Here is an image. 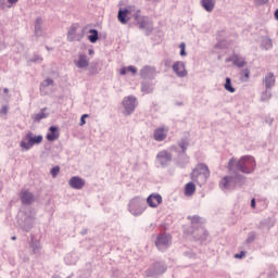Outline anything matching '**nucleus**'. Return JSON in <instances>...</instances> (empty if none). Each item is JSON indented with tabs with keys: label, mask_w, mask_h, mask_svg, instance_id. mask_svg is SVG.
<instances>
[{
	"label": "nucleus",
	"mask_w": 278,
	"mask_h": 278,
	"mask_svg": "<svg viewBox=\"0 0 278 278\" xmlns=\"http://www.w3.org/2000/svg\"><path fill=\"white\" fill-rule=\"evenodd\" d=\"M177 146L180 150H178ZM177 146L170 148L172 151L176 153V157L174 159L175 165L178 166V168H186V166L190 164V156H188L187 153L190 142H188L186 138H182L177 142Z\"/></svg>",
	"instance_id": "obj_1"
},
{
	"label": "nucleus",
	"mask_w": 278,
	"mask_h": 278,
	"mask_svg": "<svg viewBox=\"0 0 278 278\" xmlns=\"http://www.w3.org/2000/svg\"><path fill=\"white\" fill-rule=\"evenodd\" d=\"M247 184V177L239 172H233L232 176H225L219 181V188L222 190H236L242 188Z\"/></svg>",
	"instance_id": "obj_2"
},
{
	"label": "nucleus",
	"mask_w": 278,
	"mask_h": 278,
	"mask_svg": "<svg viewBox=\"0 0 278 278\" xmlns=\"http://www.w3.org/2000/svg\"><path fill=\"white\" fill-rule=\"evenodd\" d=\"M256 166L255 157L251 155L241 156L236 163V169L239 170V173H243V175H253Z\"/></svg>",
	"instance_id": "obj_3"
},
{
	"label": "nucleus",
	"mask_w": 278,
	"mask_h": 278,
	"mask_svg": "<svg viewBox=\"0 0 278 278\" xmlns=\"http://www.w3.org/2000/svg\"><path fill=\"white\" fill-rule=\"evenodd\" d=\"M134 25L141 31H144L146 36L153 34V22L149 21V16H140V10H137L134 14Z\"/></svg>",
	"instance_id": "obj_4"
},
{
	"label": "nucleus",
	"mask_w": 278,
	"mask_h": 278,
	"mask_svg": "<svg viewBox=\"0 0 278 278\" xmlns=\"http://www.w3.org/2000/svg\"><path fill=\"white\" fill-rule=\"evenodd\" d=\"M147 210V200L142 197H135L128 203V211L132 216H142Z\"/></svg>",
	"instance_id": "obj_5"
},
{
	"label": "nucleus",
	"mask_w": 278,
	"mask_h": 278,
	"mask_svg": "<svg viewBox=\"0 0 278 278\" xmlns=\"http://www.w3.org/2000/svg\"><path fill=\"white\" fill-rule=\"evenodd\" d=\"M42 140H45L42 135H34V132L28 131L25 135L24 140L20 142V147L24 151H29V149H31V147H36V144H42Z\"/></svg>",
	"instance_id": "obj_6"
},
{
	"label": "nucleus",
	"mask_w": 278,
	"mask_h": 278,
	"mask_svg": "<svg viewBox=\"0 0 278 278\" xmlns=\"http://www.w3.org/2000/svg\"><path fill=\"white\" fill-rule=\"evenodd\" d=\"M275 74L269 72L263 78V86H265V90L261 93V101H268L270 97H273V88L275 86Z\"/></svg>",
	"instance_id": "obj_7"
},
{
	"label": "nucleus",
	"mask_w": 278,
	"mask_h": 278,
	"mask_svg": "<svg viewBox=\"0 0 278 278\" xmlns=\"http://www.w3.org/2000/svg\"><path fill=\"white\" fill-rule=\"evenodd\" d=\"M203 175L204 181H207L210 179V167H207V164L205 163H198L195 167L190 173V179L194 184H199V177Z\"/></svg>",
	"instance_id": "obj_8"
},
{
	"label": "nucleus",
	"mask_w": 278,
	"mask_h": 278,
	"mask_svg": "<svg viewBox=\"0 0 278 278\" xmlns=\"http://www.w3.org/2000/svg\"><path fill=\"white\" fill-rule=\"evenodd\" d=\"M154 244L157 251L164 253L165 251H168V249H170V244H173V237L170 236V233L161 232L156 236Z\"/></svg>",
	"instance_id": "obj_9"
},
{
	"label": "nucleus",
	"mask_w": 278,
	"mask_h": 278,
	"mask_svg": "<svg viewBox=\"0 0 278 278\" xmlns=\"http://www.w3.org/2000/svg\"><path fill=\"white\" fill-rule=\"evenodd\" d=\"M34 220H36V216L24 211L18 216L17 224L22 230H24L26 233H29V231L34 229Z\"/></svg>",
	"instance_id": "obj_10"
},
{
	"label": "nucleus",
	"mask_w": 278,
	"mask_h": 278,
	"mask_svg": "<svg viewBox=\"0 0 278 278\" xmlns=\"http://www.w3.org/2000/svg\"><path fill=\"white\" fill-rule=\"evenodd\" d=\"M166 263L164 261H155L152 263V265L144 271L146 277H151V278H157L162 277L164 273H166Z\"/></svg>",
	"instance_id": "obj_11"
},
{
	"label": "nucleus",
	"mask_w": 278,
	"mask_h": 278,
	"mask_svg": "<svg viewBox=\"0 0 278 278\" xmlns=\"http://www.w3.org/2000/svg\"><path fill=\"white\" fill-rule=\"evenodd\" d=\"M122 105L124 108V116H131V114L136 112V108H138V99L134 96L125 97L122 101Z\"/></svg>",
	"instance_id": "obj_12"
},
{
	"label": "nucleus",
	"mask_w": 278,
	"mask_h": 278,
	"mask_svg": "<svg viewBox=\"0 0 278 278\" xmlns=\"http://www.w3.org/2000/svg\"><path fill=\"white\" fill-rule=\"evenodd\" d=\"M79 28V24H72L67 30V42H81L84 38V30L81 33H77Z\"/></svg>",
	"instance_id": "obj_13"
},
{
	"label": "nucleus",
	"mask_w": 278,
	"mask_h": 278,
	"mask_svg": "<svg viewBox=\"0 0 278 278\" xmlns=\"http://www.w3.org/2000/svg\"><path fill=\"white\" fill-rule=\"evenodd\" d=\"M156 160L162 168H168L173 162V154L168 150H163L156 154Z\"/></svg>",
	"instance_id": "obj_14"
},
{
	"label": "nucleus",
	"mask_w": 278,
	"mask_h": 278,
	"mask_svg": "<svg viewBox=\"0 0 278 278\" xmlns=\"http://www.w3.org/2000/svg\"><path fill=\"white\" fill-rule=\"evenodd\" d=\"M139 75L141 79L153 80L155 77H157V70H155L153 66L146 65L140 70Z\"/></svg>",
	"instance_id": "obj_15"
},
{
	"label": "nucleus",
	"mask_w": 278,
	"mask_h": 278,
	"mask_svg": "<svg viewBox=\"0 0 278 278\" xmlns=\"http://www.w3.org/2000/svg\"><path fill=\"white\" fill-rule=\"evenodd\" d=\"M172 68L175 75H177V77H188V71H186V63L184 61L174 62Z\"/></svg>",
	"instance_id": "obj_16"
},
{
	"label": "nucleus",
	"mask_w": 278,
	"mask_h": 278,
	"mask_svg": "<svg viewBox=\"0 0 278 278\" xmlns=\"http://www.w3.org/2000/svg\"><path fill=\"white\" fill-rule=\"evenodd\" d=\"M20 201L22 205H31V203L36 201V198L29 190L22 189L20 192Z\"/></svg>",
	"instance_id": "obj_17"
},
{
	"label": "nucleus",
	"mask_w": 278,
	"mask_h": 278,
	"mask_svg": "<svg viewBox=\"0 0 278 278\" xmlns=\"http://www.w3.org/2000/svg\"><path fill=\"white\" fill-rule=\"evenodd\" d=\"M192 236L194 240H198L199 242H205L207 240V236H210V232H207L205 227L199 226L192 231Z\"/></svg>",
	"instance_id": "obj_18"
},
{
	"label": "nucleus",
	"mask_w": 278,
	"mask_h": 278,
	"mask_svg": "<svg viewBox=\"0 0 278 278\" xmlns=\"http://www.w3.org/2000/svg\"><path fill=\"white\" fill-rule=\"evenodd\" d=\"M132 7L119 8L117 13V20L122 23V25H127L129 23V14H131Z\"/></svg>",
	"instance_id": "obj_19"
},
{
	"label": "nucleus",
	"mask_w": 278,
	"mask_h": 278,
	"mask_svg": "<svg viewBox=\"0 0 278 278\" xmlns=\"http://www.w3.org/2000/svg\"><path fill=\"white\" fill-rule=\"evenodd\" d=\"M70 188H73V190H81L86 186V180L79 176H73L68 180Z\"/></svg>",
	"instance_id": "obj_20"
},
{
	"label": "nucleus",
	"mask_w": 278,
	"mask_h": 278,
	"mask_svg": "<svg viewBox=\"0 0 278 278\" xmlns=\"http://www.w3.org/2000/svg\"><path fill=\"white\" fill-rule=\"evenodd\" d=\"M271 227H275V219L271 217H266L256 225V229L261 231H270Z\"/></svg>",
	"instance_id": "obj_21"
},
{
	"label": "nucleus",
	"mask_w": 278,
	"mask_h": 278,
	"mask_svg": "<svg viewBox=\"0 0 278 278\" xmlns=\"http://www.w3.org/2000/svg\"><path fill=\"white\" fill-rule=\"evenodd\" d=\"M149 207H157L162 205V195L160 193H152L147 198Z\"/></svg>",
	"instance_id": "obj_22"
},
{
	"label": "nucleus",
	"mask_w": 278,
	"mask_h": 278,
	"mask_svg": "<svg viewBox=\"0 0 278 278\" xmlns=\"http://www.w3.org/2000/svg\"><path fill=\"white\" fill-rule=\"evenodd\" d=\"M60 138V128L58 126H50L49 132L46 135L48 142H55Z\"/></svg>",
	"instance_id": "obj_23"
},
{
	"label": "nucleus",
	"mask_w": 278,
	"mask_h": 278,
	"mask_svg": "<svg viewBox=\"0 0 278 278\" xmlns=\"http://www.w3.org/2000/svg\"><path fill=\"white\" fill-rule=\"evenodd\" d=\"M90 62L88 61V55L81 53L78 55V61L76 62L77 68H88Z\"/></svg>",
	"instance_id": "obj_24"
},
{
	"label": "nucleus",
	"mask_w": 278,
	"mask_h": 278,
	"mask_svg": "<svg viewBox=\"0 0 278 278\" xmlns=\"http://www.w3.org/2000/svg\"><path fill=\"white\" fill-rule=\"evenodd\" d=\"M47 112V108H42L39 113L31 115L33 123H40L42 118H48L49 113Z\"/></svg>",
	"instance_id": "obj_25"
},
{
	"label": "nucleus",
	"mask_w": 278,
	"mask_h": 278,
	"mask_svg": "<svg viewBox=\"0 0 278 278\" xmlns=\"http://www.w3.org/2000/svg\"><path fill=\"white\" fill-rule=\"evenodd\" d=\"M89 34L90 35H88L87 38H88L89 42H91V45H96V42L101 38L99 36V30L97 28H90Z\"/></svg>",
	"instance_id": "obj_26"
},
{
	"label": "nucleus",
	"mask_w": 278,
	"mask_h": 278,
	"mask_svg": "<svg viewBox=\"0 0 278 278\" xmlns=\"http://www.w3.org/2000/svg\"><path fill=\"white\" fill-rule=\"evenodd\" d=\"M197 192V185L194 181L187 182L185 186V197H192Z\"/></svg>",
	"instance_id": "obj_27"
},
{
	"label": "nucleus",
	"mask_w": 278,
	"mask_h": 278,
	"mask_svg": "<svg viewBox=\"0 0 278 278\" xmlns=\"http://www.w3.org/2000/svg\"><path fill=\"white\" fill-rule=\"evenodd\" d=\"M153 83L150 81H142L141 83V92H143V94H153Z\"/></svg>",
	"instance_id": "obj_28"
},
{
	"label": "nucleus",
	"mask_w": 278,
	"mask_h": 278,
	"mask_svg": "<svg viewBox=\"0 0 278 278\" xmlns=\"http://www.w3.org/2000/svg\"><path fill=\"white\" fill-rule=\"evenodd\" d=\"M200 3L205 12H212L214 10V7L216 5L215 0H201Z\"/></svg>",
	"instance_id": "obj_29"
},
{
	"label": "nucleus",
	"mask_w": 278,
	"mask_h": 278,
	"mask_svg": "<svg viewBox=\"0 0 278 278\" xmlns=\"http://www.w3.org/2000/svg\"><path fill=\"white\" fill-rule=\"evenodd\" d=\"M35 36L36 38L42 36V17L40 16L35 20Z\"/></svg>",
	"instance_id": "obj_30"
},
{
	"label": "nucleus",
	"mask_w": 278,
	"mask_h": 278,
	"mask_svg": "<svg viewBox=\"0 0 278 278\" xmlns=\"http://www.w3.org/2000/svg\"><path fill=\"white\" fill-rule=\"evenodd\" d=\"M239 79L242 84H247V81H249V79H251V70L249 68H243L240 71L239 73Z\"/></svg>",
	"instance_id": "obj_31"
},
{
	"label": "nucleus",
	"mask_w": 278,
	"mask_h": 278,
	"mask_svg": "<svg viewBox=\"0 0 278 278\" xmlns=\"http://www.w3.org/2000/svg\"><path fill=\"white\" fill-rule=\"evenodd\" d=\"M154 140H156V142H162L166 140V134H164V128H156L154 130Z\"/></svg>",
	"instance_id": "obj_32"
},
{
	"label": "nucleus",
	"mask_w": 278,
	"mask_h": 278,
	"mask_svg": "<svg viewBox=\"0 0 278 278\" xmlns=\"http://www.w3.org/2000/svg\"><path fill=\"white\" fill-rule=\"evenodd\" d=\"M232 58H233L232 64L238 68H244V66H247V61H244V59L240 61V58L238 56V54H232Z\"/></svg>",
	"instance_id": "obj_33"
},
{
	"label": "nucleus",
	"mask_w": 278,
	"mask_h": 278,
	"mask_svg": "<svg viewBox=\"0 0 278 278\" xmlns=\"http://www.w3.org/2000/svg\"><path fill=\"white\" fill-rule=\"evenodd\" d=\"M187 218L188 220H191L192 227H201V216L193 215V216H188Z\"/></svg>",
	"instance_id": "obj_34"
},
{
	"label": "nucleus",
	"mask_w": 278,
	"mask_h": 278,
	"mask_svg": "<svg viewBox=\"0 0 278 278\" xmlns=\"http://www.w3.org/2000/svg\"><path fill=\"white\" fill-rule=\"evenodd\" d=\"M262 49H273V40L268 37H264L261 43Z\"/></svg>",
	"instance_id": "obj_35"
},
{
	"label": "nucleus",
	"mask_w": 278,
	"mask_h": 278,
	"mask_svg": "<svg viewBox=\"0 0 278 278\" xmlns=\"http://www.w3.org/2000/svg\"><path fill=\"white\" fill-rule=\"evenodd\" d=\"M224 88L225 90H227V92H230V93L236 92V88L233 87V85H231V79L229 77H226Z\"/></svg>",
	"instance_id": "obj_36"
},
{
	"label": "nucleus",
	"mask_w": 278,
	"mask_h": 278,
	"mask_svg": "<svg viewBox=\"0 0 278 278\" xmlns=\"http://www.w3.org/2000/svg\"><path fill=\"white\" fill-rule=\"evenodd\" d=\"M257 238V233L255 231H250L245 239V244H253Z\"/></svg>",
	"instance_id": "obj_37"
},
{
	"label": "nucleus",
	"mask_w": 278,
	"mask_h": 278,
	"mask_svg": "<svg viewBox=\"0 0 278 278\" xmlns=\"http://www.w3.org/2000/svg\"><path fill=\"white\" fill-rule=\"evenodd\" d=\"M101 70H99V63H92L89 66V75H99Z\"/></svg>",
	"instance_id": "obj_38"
},
{
	"label": "nucleus",
	"mask_w": 278,
	"mask_h": 278,
	"mask_svg": "<svg viewBox=\"0 0 278 278\" xmlns=\"http://www.w3.org/2000/svg\"><path fill=\"white\" fill-rule=\"evenodd\" d=\"M236 164H238V162H236L235 157H231L228 162L227 168L229 170V173H233V168H236Z\"/></svg>",
	"instance_id": "obj_39"
},
{
	"label": "nucleus",
	"mask_w": 278,
	"mask_h": 278,
	"mask_svg": "<svg viewBox=\"0 0 278 278\" xmlns=\"http://www.w3.org/2000/svg\"><path fill=\"white\" fill-rule=\"evenodd\" d=\"M50 175H51L52 179H55L58 177V175H60V166L56 165V166L52 167L50 169Z\"/></svg>",
	"instance_id": "obj_40"
},
{
	"label": "nucleus",
	"mask_w": 278,
	"mask_h": 278,
	"mask_svg": "<svg viewBox=\"0 0 278 278\" xmlns=\"http://www.w3.org/2000/svg\"><path fill=\"white\" fill-rule=\"evenodd\" d=\"M184 256L188 257V260H197V253L192 252V250L185 251Z\"/></svg>",
	"instance_id": "obj_41"
},
{
	"label": "nucleus",
	"mask_w": 278,
	"mask_h": 278,
	"mask_svg": "<svg viewBox=\"0 0 278 278\" xmlns=\"http://www.w3.org/2000/svg\"><path fill=\"white\" fill-rule=\"evenodd\" d=\"M54 81L52 78H46L43 83L40 84L41 88H49V86H53Z\"/></svg>",
	"instance_id": "obj_42"
},
{
	"label": "nucleus",
	"mask_w": 278,
	"mask_h": 278,
	"mask_svg": "<svg viewBox=\"0 0 278 278\" xmlns=\"http://www.w3.org/2000/svg\"><path fill=\"white\" fill-rule=\"evenodd\" d=\"M30 249H33L34 254L38 253V251H40V243H38V241L31 242Z\"/></svg>",
	"instance_id": "obj_43"
},
{
	"label": "nucleus",
	"mask_w": 278,
	"mask_h": 278,
	"mask_svg": "<svg viewBox=\"0 0 278 278\" xmlns=\"http://www.w3.org/2000/svg\"><path fill=\"white\" fill-rule=\"evenodd\" d=\"M10 8H12V5L8 3V0H0V10H7Z\"/></svg>",
	"instance_id": "obj_44"
},
{
	"label": "nucleus",
	"mask_w": 278,
	"mask_h": 278,
	"mask_svg": "<svg viewBox=\"0 0 278 278\" xmlns=\"http://www.w3.org/2000/svg\"><path fill=\"white\" fill-rule=\"evenodd\" d=\"M42 56H40L39 54H34L31 59H29V62H33V63H37V62H42Z\"/></svg>",
	"instance_id": "obj_45"
},
{
	"label": "nucleus",
	"mask_w": 278,
	"mask_h": 278,
	"mask_svg": "<svg viewBox=\"0 0 278 278\" xmlns=\"http://www.w3.org/2000/svg\"><path fill=\"white\" fill-rule=\"evenodd\" d=\"M247 256V251H241L240 253H237L233 255L235 260H243V257Z\"/></svg>",
	"instance_id": "obj_46"
},
{
	"label": "nucleus",
	"mask_w": 278,
	"mask_h": 278,
	"mask_svg": "<svg viewBox=\"0 0 278 278\" xmlns=\"http://www.w3.org/2000/svg\"><path fill=\"white\" fill-rule=\"evenodd\" d=\"M127 71H128V73H131L132 76L138 73V68L136 66H134V65H129L127 67Z\"/></svg>",
	"instance_id": "obj_47"
},
{
	"label": "nucleus",
	"mask_w": 278,
	"mask_h": 278,
	"mask_svg": "<svg viewBox=\"0 0 278 278\" xmlns=\"http://www.w3.org/2000/svg\"><path fill=\"white\" fill-rule=\"evenodd\" d=\"M88 114H83L81 117H80V122H79V126L80 127H84V125H86V118H88Z\"/></svg>",
	"instance_id": "obj_48"
},
{
	"label": "nucleus",
	"mask_w": 278,
	"mask_h": 278,
	"mask_svg": "<svg viewBox=\"0 0 278 278\" xmlns=\"http://www.w3.org/2000/svg\"><path fill=\"white\" fill-rule=\"evenodd\" d=\"M215 49H225V40H219L217 45H215Z\"/></svg>",
	"instance_id": "obj_49"
},
{
	"label": "nucleus",
	"mask_w": 278,
	"mask_h": 278,
	"mask_svg": "<svg viewBox=\"0 0 278 278\" xmlns=\"http://www.w3.org/2000/svg\"><path fill=\"white\" fill-rule=\"evenodd\" d=\"M10 110V106L8 105H3L1 109H0V114H8V111Z\"/></svg>",
	"instance_id": "obj_50"
},
{
	"label": "nucleus",
	"mask_w": 278,
	"mask_h": 278,
	"mask_svg": "<svg viewBox=\"0 0 278 278\" xmlns=\"http://www.w3.org/2000/svg\"><path fill=\"white\" fill-rule=\"evenodd\" d=\"M265 3H268V0H255L256 5H265Z\"/></svg>",
	"instance_id": "obj_51"
},
{
	"label": "nucleus",
	"mask_w": 278,
	"mask_h": 278,
	"mask_svg": "<svg viewBox=\"0 0 278 278\" xmlns=\"http://www.w3.org/2000/svg\"><path fill=\"white\" fill-rule=\"evenodd\" d=\"M256 205H257V202L255 201V198H252L251 199V207H252V210H255Z\"/></svg>",
	"instance_id": "obj_52"
},
{
	"label": "nucleus",
	"mask_w": 278,
	"mask_h": 278,
	"mask_svg": "<svg viewBox=\"0 0 278 278\" xmlns=\"http://www.w3.org/2000/svg\"><path fill=\"white\" fill-rule=\"evenodd\" d=\"M17 1H18V0H7L8 4L11 5V8H12L13 5H16V2H17Z\"/></svg>",
	"instance_id": "obj_53"
},
{
	"label": "nucleus",
	"mask_w": 278,
	"mask_h": 278,
	"mask_svg": "<svg viewBox=\"0 0 278 278\" xmlns=\"http://www.w3.org/2000/svg\"><path fill=\"white\" fill-rule=\"evenodd\" d=\"M119 75H127V67H122L119 70Z\"/></svg>",
	"instance_id": "obj_54"
},
{
	"label": "nucleus",
	"mask_w": 278,
	"mask_h": 278,
	"mask_svg": "<svg viewBox=\"0 0 278 278\" xmlns=\"http://www.w3.org/2000/svg\"><path fill=\"white\" fill-rule=\"evenodd\" d=\"M180 55L181 58H186V55H188V52H186V49H180Z\"/></svg>",
	"instance_id": "obj_55"
},
{
	"label": "nucleus",
	"mask_w": 278,
	"mask_h": 278,
	"mask_svg": "<svg viewBox=\"0 0 278 278\" xmlns=\"http://www.w3.org/2000/svg\"><path fill=\"white\" fill-rule=\"evenodd\" d=\"M86 233H88V228H84V229L80 231V236H86Z\"/></svg>",
	"instance_id": "obj_56"
},
{
	"label": "nucleus",
	"mask_w": 278,
	"mask_h": 278,
	"mask_svg": "<svg viewBox=\"0 0 278 278\" xmlns=\"http://www.w3.org/2000/svg\"><path fill=\"white\" fill-rule=\"evenodd\" d=\"M100 38H103V40H106V38H108V33L101 34V35H100Z\"/></svg>",
	"instance_id": "obj_57"
},
{
	"label": "nucleus",
	"mask_w": 278,
	"mask_h": 278,
	"mask_svg": "<svg viewBox=\"0 0 278 278\" xmlns=\"http://www.w3.org/2000/svg\"><path fill=\"white\" fill-rule=\"evenodd\" d=\"M223 34H225V30H218L217 31V38H220V36H223Z\"/></svg>",
	"instance_id": "obj_58"
},
{
	"label": "nucleus",
	"mask_w": 278,
	"mask_h": 278,
	"mask_svg": "<svg viewBox=\"0 0 278 278\" xmlns=\"http://www.w3.org/2000/svg\"><path fill=\"white\" fill-rule=\"evenodd\" d=\"M274 16H275L276 21H278V9L275 10Z\"/></svg>",
	"instance_id": "obj_59"
},
{
	"label": "nucleus",
	"mask_w": 278,
	"mask_h": 278,
	"mask_svg": "<svg viewBox=\"0 0 278 278\" xmlns=\"http://www.w3.org/2000/svg\"><path fill=\"white\" fill-rule=\"evenodd\" d=\"M179 49H186V43H185V42H181V43L179 45Z\"/></svg>",
	"instance_id": "obj_60"
},
{
	"label": "nucleus",
	"mask_w": 278,
	"mask_h": 278,
	"mask_svg": "<svg viewBox=\"0 0 278 278\" xmlns=\"http://www.w3.org/2000/svg\"><path fill=\"white\" fill-rule=\"evenodd\" d=\"M88 53H89L90 55H94V50H93V49H89V50H88Z\"/></svg>",
	"instance_id": "obj_61"
},
{
	"label": "nucleus",
	"mask_w": 278,
	"mask_h": 278,
	"mask_svg": "<svg viewBox=\"0 0 278 278\" xmlns=\"http://www.w3.org/2000/svg\"><path fill=\"white\" fill-rule=\"evenodd\" d=\"M0 192H3V181L0 180Z\"/></svg>",
	"instance_id": "obj_62"
},
{
	"label": "nucleus",
	"mask_w": 278,
	"mask_h": 278,
	"mask_svg": "<svg viewBox=\"0 0 278 278\" xmlns=\"http://www.w3.org/2000/svg\"><path fill=\"white\" fill-rule=\"evenodd\" d=\"M226 62H233V56L232 58H227Z\"/></svg>",
	"instance_id": "obj_63"
},
{
	"label": "nucleus",
	"mask_w": 278,
	"mask_h": 278,
	"mask_svg": "<svg viewBox=\"0 0 278 278\" xmlns=\"http://www.w3.org/2000/svg\"><path fill=\"white\" fill-rule=\"evenodd\" d=\"M3 92L5 93V92H9V89L8 88H4L3 89Z\"/></svg>",
	"instance_id": "obj_64"
}]
</instances>
